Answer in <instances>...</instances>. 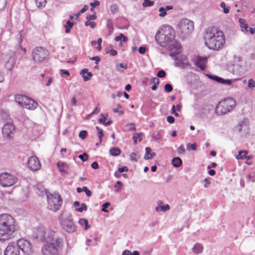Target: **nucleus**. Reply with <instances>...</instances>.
I'll list each match as a JSON object with an SVG mask.
<instances>
[{
  "label": "nucleus",
  "mask_w": 255,
  "mask_h": 255,
  "mask_svg": "<svg viewBox=\"0 0 255 255\" xmlns=\"http://www.w3.org/2000/svg\"><path fill=\"white\" fill-rule=\"evenodd\" d=\"M14 230L0 226V241H6L11 238Z\"/></svg>",
  "instance_id": "nucleus-19"
},
{
  "label": "nucleus",
  "mask_w": 255,
  "mask_h": 255,
  "mask_svg": "<svg viewBox=\"0 0 255 255\" xmlns=\"http://www.w3.org/2000/svg\"><path fill=\"white\" fill-rule=\"evenodd\" d=\"M90 5L92 6L91 8V10L93 11V8L96 6H99L100 5V2L98 0H95L93 2L90 3Z\"/></svg>",
  "instance_id": "nucleus-55"
},
{
  "label": "nucleus",
  "mask_w": 255,
  "mask_h": 255,
  "mask_svg": "<svg viewBox=\"0 0 255 255\" xmlns=\"http://www.w3.org/2000/svg\"><path fill=\"white\" fill-rule=\"evenodd\" d=\"M92 60L95 61V63L98 64L100 61V58L98 56H95L90 58Z\"/></svg>",
  "instance_id": "nucleus-64"
},
{
  "label": "nucleus",
  "mask_w": 255,
  "mask_h": 255,
  "mask_svg": "<svg viewBox=\"0 0 255 255\" xmlns=\"http://www.w3.org/2000/svg\"><path fill=\"white\" fill-rule=\"evenodd\" d=\"M110 9L112 13L115 14L118 12L119 7L116 4H112L110 6Z\"/></svg>",
  "instance_id": "nucleus-36"
},
{
  "label": "nucleus",
  "mask_w": 255,
  "mask_h": 255,
  "mask_svg": "<svg viewBox=\"0 0 255 255\" xmlns=\"http://www.w3.org/2000/svg\"><path fill=\"white\" fill-rule=\"evenodd\" d=\"M129 157L132 161L134 162L137 161L138 158H137V154L136 153L131 152L129 155Z\"/></svg>",
  "instance_id": "nucleus-48"
},
{
  "label": "nucleus",
  "mask_w": 255,
  "mask_h": 255,
  "mask_svg": "<svg viewBox=\"0 0 255 255\" xmlns=\"http://www.w3.org/2000/svg\"><path fill=\"white\" fill-rule=\"evenodd\" d=\"M48 55L46 49L42 47H36L32 50V59L34 63L39 64L45 60Z\"/></svg>",
  "instance_id": "nucleus-8"
},
{
  "label": "nucleus",
  "mask_w": 255,
  "mask_h": 255,
  "mask_svg": "<svg viewBox=\"0 0 255 255\" xmlns=\"http://www.w3.org/2000/svg\"><path fill=\"white\" fill-rule=\"evenodd\" d=\"M96 129L97 130L98 136V138L100 140V143H101L102 141V138L104 135L103 131V129L102 128H100L99 127H96Z\"/></svg>",
  "instance_id": "nucleus-34"
},
{
  "label": "nucleus",
  "mask_w": 255,
  "mask_h": 255,
  "mask_svg": "<svg viewBox=\"0 0 255 255\" xmlns=\"http://www.w3.org/2000/svg\"><path fill=\"white\" fill-rule=\"evenodd\" d=\"M170 55L175 57L174 64L177 67H182L184 62L183 60H178L176 57L181 52V45L178 42H175L169 46Z\"/></svg>",
  "instance_id": "nucleus-9"
},
{
  "label": "nucleus",
  "mask_w": 255,
  "mask_h": 255,
  "mask_svg": "<svg viewBox=\"0 0 255 255\" xmlns=\"http://www.w3.org/2000/svg\"><path fill=\"white\" fill-rule=\"evenodd\" d=\"M38 7H43L45 6L46 0H35Z\"/></svg>",
  "instance_id": "nucleus-38"
},
{
  "label": "nucleus",
  "mask_w": 255,
  "mask_h": 255,
  "mask_svg": "<svg viewBox=\"0 0 255 255\" xmlns=\"http://www.w3.org/2000/svg\"><path fill=\"white\" fill-rule=\"evenodd\" d=\"M17 179L14 175L7 172L0 174V184L3 187H9L14 185Z\"/></svg>",
  "instance_id": "nucleus-10"
},
{
  "label": "nucleus",
  "mask_w": 255,
  "mask_h": 255,
  "mask_svg": "<svg viewBox=\"0 0 255 255\" xmlns=\"http://www.w3.org/2000/svg\"><path fill=\"white\" fill-rule=\"evenodd\" d=\"M27 166L30 170L36 171L40 169L41 168V164L37 157L32 156L28 158Z\"/></svg>",
  "instance_id": "nucleus-17"
},
{
  "label": "nucleus",
  "mask_w": 255,
  "mask_h": 255,
  "mask_svg": "<svg viewBox=\"0 0 255 255\" xmlns=\"http://www.w3.org/2000/svg\"><path fill=\"white\" fill-rule=\"evenodd\" d=\"M207 62V58L206 57H198L196 61L195 65L198 66L201 70H205L206 68V64Z\"/></svg>",
  "instance_id": "nucleus-21"
},
{
  "label": "nucleus",
  "mask_w": 255,
  "mask_h": 255,
  "mask_svg": "<svg viewBox=\"0 0 255 255\" xmlns=\"http://www.w3.org/2000/svg\"><path fill=\"white\" fill-rule=\"evenodd\" d=\"M156 155L155 152H151L150 156H144V158L145 160H148L151 159L153 157L155 156Z\"/></svg>",
  "instance_id": "nucleus-62"
},
{
  "label": "nucleus",
  "mask_w": 255,
  "mask_h": 255,
  "mask_svg": "<svg viewBox=\"0 0 255 255\" xmlns=\"http://www.w3.org/2000/svg\"><path fill=\"white\" fill-rule=\"evenodd\" d=\"M73 26V23L71 22L70 20H68L66 22V24L64 25V27H65V32L66 33H68L70 32L71 29L72 28Z\"/></svg>",
  "instance_id": "nucleus-31"
},
{
  "label": "nucleus",
  "mask_w": 255,
  "mask_h": 255,
  "mask_svg": "<svg viewBox=\"0 0 255 255\" xmlns=\"http://www.w3.org/2000/svg\"><path fill=\"white\" fill-rule=\"evenodd\" d=\"M87 131L86 130H82L79 134V137L82 139H84L87 135Z\"/></svg>",
  "instance_id": "nucleus-47"
},
{
  "label": "nucleus",
  "mask_w": 255,
  "mask_h": 255,
  "mask_svg": "<svg viewBox=\"0 0 255 255\" xmlns=\"http://www.w3.org/2000/svg\"><path fill=\"white\" fill-rule=\"evenodd\" d=\"M61 224L63 228L69 233H72L75 231L76 229L72 221L71 216H69L65 220H63Z\"/></svg>",
  "instance_id": "nucleus-16"
},
{
  "label": "nucleus",
  "mask_w": 255,
  "mask_h": 255,
  "mask_svg": "<svg viewBox=\"0 0 255 255\" xmlns=\"http://www.w3.org/2000/svg\"><path fill=\"white\" fill-rule=\"evenodd\" d=\"M15 126L11 123L5 124L2 128V133L3 137L10 140L13 137L15 132Z\"/></svg>",
  "instance_id": "nucleus-14"
},
{
  "label": "nucleus",
  "mask_w": 255,
  "mask_h": 255,
  "mask_svg": "<svg viewBox=\"0 0 255 255\" xmlns=\"http://www.w3.org/2000/svg\"><path fill=\"white\" fill-rule=\"evenodd\" d=\"M52 232L55 231L51 230H49L47 231L43 227H39L34 232L35 237L38 240L44 242H49L50 239H48V237H49V238H51L50 237L51 236L50 234H51V232Z\"/></svg>",
  "instance_id": "nucleus-12"
},
{
  "label": "nucleus",
  "mask_w": 255,
  "mask_h": 255,
  "mask_svg": "<svg viewBox=\"0 0 255 255\" xmlns=\"http://www.w3.org/2000/svg\"><path fill=\"white\" fill-rule=\"evenodd\" d=\"M236 131L245 135L249 131V125L247 120L244 119L240 122L235 128Z\"/></svg>",
  "instance_id": "nucleus-18"
},
{
  "label": "nucleus",
  "mask_w": 255,
  "mask_h": 255,
  "mask_svg": "<svg viewBox=\"0 0 255 255\" xmlns=\"http://www.w3.org/2000/svg\"><path fill=\"white\" fill-rule=\"evenodd\" d=\"M14 224V220L10 215L6 214L0 215V226L15 230Z\"/></svg>",
  "instance_id": "nucleus-13"
},
{
  "label": "nucleus",
  "mask_w": 255,
  "mask_h": 255,
  "mask_svg": "<svg viewBox=\"0 0 255 255\" xmlns=\"http://www.w3.org/2000/svg\"><path fill=\"white\" fill-rule=\"evenodd\" d=\"M204 38L205 45L210 49L219 50L225 43L223 32L215 26L208 27Z\"/></svg>",
  "instance_id": "nucleus-1"
},
{
  "label": "nucleus",
  "mask_w": 255,
  "mask_h": 255,
  "mask_svg": "<svg viewBox=\"0 0 255 255\" xmlns=\"http://www.w3.org/2000/svg\"><path fill=\"white\" fill-rule=\"evenodd\" d=\"M110 153L112 156H115L120 155L121 151L118 147H114L110 149Z\"/></svg>",
  "instance_id": "nucleus-27"
},
{
  "label": "nucleus",
  "mask_w": 255,
  "mask_h": 255,
  "mask_svg": "<svg viewBox=\"0 0 255 255\" xmlns=\"http://www.w3.org/2000/svg\"><path fill=\"white\" fill-rule=\"evenodd\" d=\"M193 30V22L187 18L182 19L177 25V31L183 37L190 34Z\"/></svg>",
  "instance_id": "nucleus-5"
},
{
  "label": "nucleus",
  "mask_w": 255,
  "mask_h": 255,
  "mask_svg": "<svg viewBox=\"0 0 255 255\" xmlns=\"http://www.w3.org/2000/svg\"><path fill=\"white\" fill-rule=\"evenodd\" d=\"M15 101L21 107L28 110H33L38 106L36 102L25 96L16 95L15 96Z\"/></svg>",
  "instance_id": "nucleus-7"
},
{
  "label": "nucleus",
  "mask_w": 255,
  "mask_h": 255,
  "mask_svg": "<svg viewBox=\"0 0 255 255\" xmlns=\"http://www.w3.org/2000/svg\"><path fill=\"white\" fill-rule=\"evenodd\" d=\"M203 250V246L199 243H196L195 244L194 247L192 249L193 252L196 254L201 253Z\"/></svg>",
  "instance_id": "nucleus-25"
},
{
  "label": "nucleus",
  "mask_w": 255,
  "mask_h": 255,
  "mask_svg": "<svg viewBox=\"0 0 255 255\" xmlns=\"http://www.w3.org/2000/svg\"><path fill=\"white\" fill-rule=\"evenodd\" d=\"M207 76L211 79L216 81L218 83H222L224 84H226L228 85H231L232 84V81L231 80H225L221 77H219L215 75H207Z\"/></svg>",
  "instance_id": "nucleus-22"
},
{
  "label": "nucleus",
  "mask_w": 255,
  "mask_h": 255,
  "mask_svg": "<svg viewBox=\"0 0 255 255\" xmlns=\"http://www.w3.org/2000/svg\"><path fill=\"white\" fill-rule=\"evenodd\" d=\"M123 186V183L122 182L118 181L117 182V184L115 186V188H117L116 191L117 192H119Z\"/></svg>",
  "instance_id": "nucleus-46"
},
{
  "label": "nucleus",
  "mask_w": 255,
  "mask_h": 255,
  "mask_svg": "<svg viewBox=\"0 0 255 255\" xmlns=\"http://www.w3.org/2000/svg\"><path fill=\"white\" fill-rule=\"evenodd\" d=\"M169 206L168 204H166L165 205H160L159 204L158 206L155 208V211L157 212L160 211L164 212L169 210Z\"/></svg>",
  "instance_id": "nucleus-28"
},
{
  "label": "nucleus",
  "mask_w": 255,
  "mask_h": 255,
  "mask_svg": "<svg viewBox=\"0 0 255 255\" xmlns=\"http://www.w3.org/2000/svg\"><path fill=\"white\" fill-rule=\"evenodd\" d=\"M142 135L143 134L141 132L135 133L134 134L132 138L133 139L134 144L137 143V139H138V138L139 139V141H140L142 140Z\"/></svg>",
  "instance_id": "nucleus-32"
},
{
  "label": "nucleus",
  "mask_w": 255,
  "mask_h": 255,
  "mask_svg": "<svg viewBox=\"0 0 255 255\" xmlns=\"http://www.w3.org/2000/svg\"><path fill=\"white\" fill-rule=\"evenodd\" d=\"M197 145L195 143L191 144L190 143H188L186 145V149L187 150L190 151L191 149L195 150L196 149Z\"/></svg>",
  "instance_id": "nucleus-40"
},
{
  "label": "nucleus",
  "mask_w": 255,
  "mask_h": 255,
  "mask_svg": "<svg viewBox=\"0 0 255 255\" xmlns=\"http://www.w3.org/2000/svg\"><path fill=\"white\" fill-rule=\"evenodd\" d=\"M126 128L127 131H131L132 130H135L136 128L134 123H129L126 125Z\"/></svg>",
  "instance_id": "nucleus-35"
},
{
  "label": "nucleus",
  "mask_w": 255,
  "mask_h": 255,
  "mask_svg": "<svg viewBox=\"0 0 255 255\" xmlns=\"http://www.w3.org/2000/svg\"><path fill=\"white\" fill-rule=\"evenodd\" d=\"M85 25L86 26H90V27L92 28H94L96 26V23L95 22L93 21H90V20H87L85 22Z\"/></svg>",
  "instance_id": "nucleus-56"
},
{
  "label": "nucleus",
  "mask_w": 255,
  "mask_h": 255,
  "mask_svg": "<svg viewBox=\"0 0 255 255\" xmlns=\"http://www.w3.org/2000/svg\"><path fill=\"white\" fill-rule=\"evenodd\" d=\"M247 85L249 88H255V81L253 79H250L248 80Z\"/></svg>",
  "instance_id": "nucleus-43"
},
{
  "label": "nucleus",
  "mask_w": 255,
  "mask_h": 255,
  "mask_svg": "<svg viewBox=\"0 0 255 255\" xmlns=\"http://www.w3.org/2000/svg\"><path fill=\"white\" fill-rule=\"evenodd\" d=\"M167 121L168 123L172 124L174 122L175 119L173 117L169 116L167 117Z\"/></svg>",
  "instance_id": "nucleus-61"
},
{
  "label": "nucleus",
  "mask_w": 255,
  "mask_h": 255,
  "mask_svg": "<svg viewBox=\"0 0 255 255\" xmlns=\"http://www.w3.org/2000/svg\"><path fill=\"white\" fill-rule=\"evenodd\" d=\"M78 157L83 161H86L88 160V154L84 153L83 154H80L78 156Z\"/></svg>",
  "instance_id": "nucleus-52"
},
{
  "label": "nucleus",
  "mask_w": 255,
  "mask_h": 255,
  "mask_svg": "<svg viewBox=\"0 0 255 255\" xmlns=\"http://www.w3.org/2000/svg\"><path fill=\"white\" fill-rule=\"evenodd\" d=\"M115 40L116 41H123V42H126L128 41V39L123 33H121L119 36L115 37Z\"/></svg>",
  "instance_id": "nucleus-33"
},
{
  "label": "nucleus",
  "mask_w": 255,
  "mask_h": 255,
  "mask_svg": "<svg viewBox=\"0 0 255 255\" xmlns=\"http://www.w3.org/2000/svg\"><path fill=\"white\" fill-rule=\"evenodd\" d=\"M7 5V0H0V10H3Z\"/></svg>",
  "instance_id": "nucleus-42"
},
{
  "label": "nucleus",
  "mask_w": 255,
  "mask_h": 255,
  "mask_svg": "<svg viewBox=\"0 0 255 255\" xmlns=\"http://www.w3.org/2000/svg\"><path fill=\"white\" fill-rule=\"evenodd\" d=\"M177 152L179 154H184L185 152V150L183 146H180L177 148Z\"/></svg>",
  "instance_id": "nucleus-59"
},
{
  "label": "nucleus",
  "mask_w": 255,
  "mask_h": 255,
  "mask_svg": "<svg viewBox=\"0 0 255 255\" xmlns=\"http://www.w3.org/2000/svg\"><path fill=\"white\" fill-rule=\"evenodd\" d=\"M107 27H108L110 32H113L114 30V28L113 26V22L112 20L110 19H109L107 21Z\"/></svg>",
  "instance_id": "nucleus-45"
},
{
  "label": "nucleus",
  "mask_w": 255,
  "mask_h": 255,
  "mask_svg": "<svg viewBox=\"0 0 255 255\" xmlns=\"http://www.w3.org/2000/svg\"><path fill=\"white\" fill-rule=\"evenodd\" d=\"M154 3L153 1H151L150 0H144L142 3V5L144 7L151 6L154 4Z\"/></svg>",
  "instance_id": "nucleus-37"
},
{
  "label": "nucleus",
  "mask_w": 255,
  "mask_h": 255,
  "mask_svg": "<svg viewBox=\"0 0 255 255\" xmlns=\"http://www.w3.org/2000/svg\"><path fill=\"white\" fill-rule=\"evenodd\" d=\"M248 154V151L247 150H241L239 151V154L236 156V158L237 159H244L246 158V156Z\"/></svg>",
  "instance_id": "nucleus-30"
},
{
  "label": "nucleus",
  "mask_w": 255,
  "mask_h": 255,
  "mask_svg": "<svg viewBox=\"0 0 255 255\" xmlns=\"http://www.w3.org/2000/svg\"><path fill=\"white\" fill-rule=\"evenodd\" d=\"M47 198L48 202V208L56 212L58 211L61 206L62 200L61 196L58 193H54L52 194H47Z\"/></svg>",
  "instance_id": "nucleus-6"
},
{
  "label": "nucleus",
  "mask_w": 255,
  "mask_h": 255,
  "mask_svg": "<svg viewBox=\"0 0 255 255\" xmlns=\"http://www.w3.org/2000/svg\"><path fill=\"white\" fill-rule=\"evenodd\" d=\"M110 205V202H106L102 205V211L105 213H108V210L106 209V208H108Z\"/></svg>",
  "instance_id": "nucleus-50"
},
{
  "label": "nucleus",
  "mask_w": 255,
  "mask_h": 255,
  "mask_svg": "<svg viewBox=\"0 0 255 255\" xmlns=\"http://www.w3.org/2000/svg\"><path fill=\"white\" fill-rule=\"evenodd\" d=\"M106 52L107 53H110L112 56H115L117 54V52L113 49H110L108 48L106 49Z\"/></svg>",
  "instance_id": "nucleus-44"
},
{
  "label": "nucleus",
  "mask_w": 255,
  "mask_h": 255,
  "mask_svg": "<svg viewBox=\"0 0 255 255\" xmlns=\"http://www.w3.org/2000/svg\"><path fill=\"white\" fill-rule=\"evenodd\" d=\"M158 10L160 12L159 14V16L160 17H164L167 14V12L166 11L164 7H161L159 8Z\"/></svg>",
  "instance_id": "nucleus-41"
},
{
  "label": "nucleus",
  "mask_w": 255,
  "mask_h": 255,
  "mask_svg": "<svg viewBox=\"0 0 255 255\" xmlns=\"http://www.w3.org/2000/svg\"><path fill=\"white\" fill-rule=\"evenodd\" d=\"M5 61L4 67L8 71H11L16 63V58L14 55L5 54L2 57Z\"/></svg>",
  "instance_id": "nucleus-15"
},
{
  "label": "nucleus",
  "mask_w": 255,
  "mask_h": 255,
  "mask_svg": "<svg viewBox=\"0 0 255 255\" xmlns=\"http://www.w3.org/2000/svg\"><path fill=\"white\" fill-rule=\"evenodd\" d=\"M164 89L166 92L169 93L172 91L173 88L170 84H166L164 86Z\"/></svg>",
  "instance_id": "nucleus-51"
},
{
  "label": "nucleus",
  "mask_w": 255,
  "mask_h": 255,
  "mask_svg": "<svg viewBox=\"0 0 255 255\" xmlns=\"http://www.w3.org/2000/svg\"><path fill=\"white\" fill-rule=\"evenodd\" d=\"M57 166L60 172L64 173L67 172L68 166L66 163L62 161H58L57 163Z\"/></svg>",
  "instance_id": "nucleus-24"
},
{
  "label": "nucleus",
  "mask_w": 255,
  "mask_h": 255,
  "mask_svg": "<svg viewBox=\"0 0 255 255\" xmlns=\"http://www.w3.org/2000/svg\"><path fill=\"white\" fill-rule=\"evenodd\" d=\"M101 116L102 117V118L99 119V122L101 124H104V123H105V121H106V120L107 119V118L108 117V114H106V115H105L103 114H101Z\"/></svg>",
  "instance_id": "nucleus-49"
},
{
  "label": "nucleus",
  "mask_w": 255,
  "mask_h": 255,
  "mask_svg": "<svg viewBox=\"0 0 255 255\" xmlns=\"http://www.w3.org/2000/svg\"><path fill=\"white\" fill-rule=\"evenodd\" d=\"M87 209V205L85 203L81 204V207L76 209V211L79 212H82L83 210H86Z\"/></svg>",
  "instance_id": "nucleus-54"
},
{
  "label": "nucleus",
  "mask_w": 255,
  "mask_h": 255,
  "mask_svg": "<svg viewBox=\"0 0 255 255\" xmlns=\"http://www.w3.org/2000/svg\"><path fill=\"white\" fill-rule=\"evenodd\" d=\"M175 31L169 25H166L159 30L155 36L156 41L162 47H165L168 44L175 42Z\"/></svg>",
  "instance_id": "nucleus-2"
},
{
  "label": "nucleus",
  "mask_w": 255,
  "mask_h": 255,
  "mask_svg": "<svg viewBox=\"0 0 255 255\" xmlns=\"http://www.w3.org/2000/svg\"><path fill=\"white\" fill-rule=\"evenodd\" d=\"M79 223L81 226H85L84 230H87L90 228V226L88 224V220L85 219H80L79 220Z\"/></svg>",
  "instance_id": "nucleus-29"
},
{
  "label": "nucleus",
  "mask_w": 255,
  "mask_h": 255,
  "mask_svg": "<svg viewBox=\"0 0 255 255\" xmlns=\"http://www.w3.org/2000/svg\"><path fill=\"white\" fill-rule=\"evenodd\" d=\"M166 75V73L163 70H160L158 72L157 76L159 78H163Z\"/></svg>",
  "instance_id": "nucleus-58"
},
{
  "label": "nucleus",
  "mask_w": 255,
  "mask_h": 255,
  "mask_svg": "<svg viewBox=\"0 0 255 255\" xmlns=\"http://www.w3.org/2000/svg\"><path fill=\"white\" fill-rule=\"evenodd\" d=\"M153 137L156 139H159L161 138L160 133L158 131H155L153 133Z\"/></svg>",
  "instance_id": "nucleus-57"
},
{
  "label": "nucleus",
  "mask_w": 255,
  "mask_h": 255,
  "mask_svg": "<svg viewBox=\"0 0 255 255\" xmlns=\"http://www.w3.org/2000/svg\"><path fill=\"white\" fill-rule=\"evenodd\" d=\"M236 101L229 98L221 101L216 107L215 112L218 115H222L230 112L236 106Z\"/></svg>",
  "instance_id": "nucleus-4"
},
{
  "label": "nucleus",
  "mask_w": 255,
  "mask_h": 255,
  "mask_svg": "<svg viewBox=\"0 0 255 255\" xmlns=\"http://www.w3.org/2000/svg\"><path fill=\"white\" fill-rule=\"evenodd\" d=\"M204 182L205 183V184L204 185V187L206 188L208 186V185L210 184V178H209V177L206 178L204 179Z\"/></svg>",
  "instance_id": "nucleus-63"
},
{
  "label": "nucleus",
  "mask_w": 255,
  "mask_h": 255,
  "mask_svg": "<svg viewBox=\"0 0 255 255\" xmlns=\"http://www.w3.org/2000/svg\"><path fill=\"white\" fill-rule=\"evenodd\" d=\"M49 242H45L46 243L42 249V252L43 255H56L58 253V249L62 246L63 243V239L58 236L55 232H51ZM49 239V237H48Z\"/></svg>",
  "instance_id": "nucleus-3"
},
{
  "label": "nucleus",
  "mask_w": 255,
  "mask_h": 255,
  "mask_svg": "<svg viewBox=\"0 0 255 255\" xmlns=\"http://www.w3.org/2000/svg\"><path fill=\"white\" fill-rule=\"evenodd\" d=\"M220 6L223 8V11L225 13H228L229 12V7H226V4L224 2H222L220 3Z\"/></svg>",
  "instance_id": "nucleus-39"
},
{
  "label": "nucleus",
  "mask_w": 255,
  "mask_h": 255,
  "mask_svg": "<svg viewBox=\"0 0 255 255\" xmlns=\"http://www.w3.org/2000/svg\"><path fill=\"white\" fill-rule=\"evenodd\" d=\"M17 247L13 244H9L4 251V255H19Z\"/></svg>",
  "instance_id": "nucleus-20"
},
{
  "label": "nucleus",
  "mask_w": 255,
  "mask_h": 255,
  "mask_svg": "<svg viewBox=\"0 0 255 255\" xmlns=\"http://www.w3.org/2000/svg\"><path fill=\"white\" fill-rule=\"evenodd\" d=\"M88 71L87 69H83L80 71V74L82 75L84 81L89 80L93 76L92 73L89 72Z\"/></svg>",
  "instance_id": "nucleus-23"
},
{
  "label": "nucleus",
  "mask_w": 255,
  "mask_h": 255,
  "mask_svg": "<svg viewBox=\"0 0 255 255\" xmlns=\"http://www.w3.org/2000/svg\"><path fill=\"white\" fill-rule=\"evenodd\" d=\"M182 163L181 159L179 157H174L172 160V164L175 167H180Z\"/></svg>",
  "instance_id": "nucleus-26"
},
{
  "label": "nucleus",
  "mask_w": 255,
  "mask_h": 255,
  "mask_svg": "<svg viewBox=\"0 0 255 255\" xmlns=\"http://www.w3.org/2000/svg\"><path fill=\"white\" fill-rule=\"evenodd\" d=\"M19 250L27 255H30L33 253V249L31 244L27 240L24 239H20L17 241L16 245Z\"/></svg>",
  "instance_id": "nucleus-11"
},
{
  "label": "nucleus",
  "mask_w": 255,
  "mask_h": 255,
  "mask_svg": "<svg viewBox=\"0 0 255 255\" xmlns=\"http://www.w3.org/2000/svg\"><path fill=\"white\" fill-rule=\"evenodd\" d=\"M122 108L120 104H118L117 106V108L113 109V112L114 113H119L120 115H123L124 114V111H119V109H121Z\"/></svg>",
  "instance_id": "nucleus-53"
},
{
  "label": "nucleus",
  "mask_w": 255,
  "mask_h": 255,
  "mask_svg": "<svg viewBox=\"0 0 255 255\" xmlns=\"http://www.w3.org/2000/svg\"><path fill=\"white\" fill-rule=\"evenodd\" d=\"M128 169L127 166H123L122 167H120L118 168V171L120 173H122L123 172H127L128 171Z\"/></svg>",
  "instance_id": "nucleus-60"
}]
</instances>
